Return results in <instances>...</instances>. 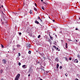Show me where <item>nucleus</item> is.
Listing matches in <instances>:
<instances>
[{
  "instance_id": "obj_1",
  "label": "nucleus",
  "mask_w": 80,
  "mask_h": 80,
  "mask_svg": "<svg viewBox=\"0 0 80 80\" xmlns=\"http://www.w3.org/2000/svg\"><path fill=\"white\" fill-rule=\"evenodd\" d=\"M26 46L27 47V48H30V47L31 46V45L30 44L27 43L26 44Z\"/></svg>"
},
{
  "instance_id": "obj_2",
  "label": "nucleus",
  "mask_w": 80,
  "mask_h": 80,
  "mask_svg": "<svg viewBox=\"0 0 80 80\" xmlns=\"http://www.w3.org/2000/svg\"><path fill=\"white\" fill-rule=\"evenodd\" d=\"M2 63L4 64V65L7 63V61L5 60V59H3L2 60Z\"/></svg>"
},
{
  "instance_id": "obj_3",
  "label": "nucleus",
  "mask_w": 80,
  "mask_h": 80,
  "mask_svg": "<svg viewBox=\"0 0 80 80\" xmlns=\"http://www.w3.org/2000/svg\"><path fill=\"white\" fill-rule=\"evenodd\" d=\"M42 3H44L45 5H48V3L47 2H43Z\"/></svg>"
},
{
  "instance_id": "obj_4",
  "label": "nucleus",
  "mask_w": 80,
  "mask_h": 80,
  "mask_svg": "<svg viewBox=\"0 0 80 80\" xmlns=\"http://www.w3.org/2000/svg\"><path fill=\"white\" fill-rule=\"evenodd\" d=\"M25 66H26V65H22V68H27V67H25Z\"/></svg>"
},
{
  "instance_id": "obj_5",
  "label": "nucleus",
  "mask_w": 80,
  "mask_h": 80,
  "mask_svg": "<svg viewBox=\"0 0 80 80\" xmlns=\"http://www.w3.org/2000/svg\"><path fill=\"white\" fill-rule=\"evenodd\" d=\"M35 23H37V24H39V22H38V21H37V20H36V21L35 22Z\"/></svg>"
},
{
  "instance_id": "obj_6",
  "label": "nucleus",
  "mask_w": 80,
  "mask_h": 80,
  "mask_svg": "<svg viewBox=\"0 0 80 80\" xmlns=\"http://www.w3.org/2000/svg\"><path fill=\"white\" fill-rule=\"evenodd\" d=\"M78 60L77 59H75L74 60V62L75 63H78Z\"/></svg>"
},
{
  "instance_id": "obj_7",
  "label": "nucleus",
  "mask_w": 80,
  "mask_h": 80,
  "mask_svg": "<svg viewBox=\"0 0 80 80\" xmlns=\"http://www.w3.org/2000/svg\"><path fill=\"white\" fill-rule=\"evenodd\" d=\"M49 35L50 36V37L51 40H53V38H52V36H50V34H49Z\"/></svg>"
},
{
  "instance_id": "obj_8",
  "label": "nucleus",
  "mask_w": 80,
  "mask_h": 80,
  "mask_svg": "<svg viewBox=\"0 0 80 80\" xmlns=\"http://www.w3.org/2000/svg\"><path fill=\"white\" fill-rule=\"evenodd\" d=\"M59 67V64H58V63L57 65L56 68H58Z\"/></svg>"
},
{
  "instance_id": "obj_9",
  "label": "nucleus",
  "mask_w": 80,
  "mask_h": 80,
  "mask_svg": "<svg viewBox=\"0 0 80 80\" xmlns=\"http://www.w3.org/2000/svg\"><path fill=\"white\" fill-rule=\"evenodd\" d=\"M29 13L30 14H32V13H33V11H32L31 10H30Z\"/></svg>"
},
{
  "instance_id": "obj_10",
  "label": "nucleus",
  "mask_w": 80,
  "mask_h": 80,
  "mask_svg": "<svg viewBox=\"0 0 80 80\" xmlns=\"http://www.w3.org/2000/svg\"><path fill=\"white\" fill-rule=\"evenodd\" d=\"M20 46V45H19V44H18L17 45V47H20V46Z\"/></svg>"
},
{
  "instance_id": "obj_11",
  "label": "nucleus",
  "mask_w": 80,
  "mask_h": 80,
  "mask_svg": "<svg viewBox=\"0 0 80 80\" xmlns=\"http://www.w3.org/2000/svg\"><path fill=\"white\" fill-rule=\"evenodd\" d=\"M66 45V48H68V47H67V43H66L65 44Z\"/></svg>"
},
{
  "instance_id": "obj_12",
  "label": "nucleus",
  "mask_w": 80,
  "mask_h": 80,
  "mask_svg": "<svg viewBox=\"0 0 80 80\" xmlns=\"http://www.w3.org/2000/svg\"><path fill=\"white\" fill-rule=\"evenodd\" d=\"M41 8L42 10H45V9L43 7H41Z\"/></svg>"
},
{
  "instance_id": "obj_13",
  "label": "nucleus",
  "mask_w": 80,
  "mask_h": 80,
  "mask_svg": "<svg viewBox=\"0 0 80 80\" xmlns=\"http://www.w3.org/2000/svg\"><path fill=\"white\" fill-rule=\"evenodd\" d=\"M34 10H35V11H36V12H37V8H35V7H34Z\"/></svg>"
},
{
  "instance_id": "obj_14",
  "label": "nucleus",
  "mask_w": 80,
  "mask_h": 80,
  "mask_svg": "<svg viewBox=\"0 0 80 80\" xmlns=\"http://www.w3.org/2000/svg\"><path fill=\"white\" fill-rule=\"evenodd\" d=\"M55 60V61H57V62L58 61V58H56Z\"/></svg>"
},
{
  "instance_id": "obj_15",
  "label": "nucleus",
  "mask_w": 80,
  "mask_h": 80,
  "mask_svg": "<svg viewBox=\"0 0 80 80\" xmlns=\"http://www.w3.org/2000/svg\"><path fill=\"white\" fill-rule=\"evenodd\" d=\"M18 65H19V66H20V65H21V63L20 62H18Z\"/></svg>"
},
{
  "instance_id": "obj_16",
  "label": "nucleus",
  "mask_w": 80,
  "mask_h": 80,
  "mask_svg": "<svg viewBox=\"0 0 80 80\" xmlns=\"http://www.w3.org/2000/svg\"><path fill=\"white\" fill-rule=\"evenodd\" d=\"M3 72V70L1 69V70L0 73H2V72Z\"/></svg>"
},
{
  "instance_id": "obj_17",
  "label": "nucleus",
  "mask_w": 80,
  "mask_h": 80,
  "mask_svg": "<svg viewBox=\"0 0 80 80\" xmlns=\"http://www.w3.org/2000/svg\"><path fill=\"white\" fill-rule=\"evenodd\" d=\"M65 75L66 77H67L68 76V74L67 73H65Z\"/></svg>"
},
{
  "instance_id": "obj_18",
  "label": "nucleus",
  "mask_w": 80,
  "mask_h": 80,
  "mask_svg": "<svg viewBox=\"0 0 80 80\" xmlns=\"http://www.w3.org/2000/svg\"><path fill=\"white\" fill-rule=\"evenodd\" d=\"M40 35H39L38 37V38H40Z\"/></svg>"
},
{
  "instance_id": "obj_19",
  "label": "nucleus",
  "mask_w": 80,
  "mask_h": 80,
  "mask_svg": "<svg viewBox=\"0 0 80 80\" xmlns=\"http://www.w3.org/2000/svg\"><path fill=\"white\" fill-rule=\"evenodd\" d=\"M28 53H29V54H30L31 53V51H29Z\"/></svg>"
},
{
  "instance_id": "obj_20",
  "label": "nucleus",
  "mask_w": 80,
  "mask_h": 80,
  "mask_svg": "<svg viewBox=\"0 0 80 80\" xmlns=\"http://www.w3.org/2000/svg\"><path fill=\"white\" fill-rule=\"evenodd\" d=\"M53 47L54 48H55V49H56L57 48V47H56V46H53Z\"/></svg>"
},
{
  "instance_id": "obj_21",
  "label": "nucleus",
  "mask_w": 80,
  "mask_h": 80,
  "mask_svg": "<svg viewBox=\"0 0 80 80\" xmlns=\"http://www.w3.org/2000/svg\"><path fill=\"white\" fill-rule=\"evenodd\" d=\"M18 57H20V55H21L20 53L19 52L18 53Z\"/></svg>"
},
{
  "instance_id": "obj_22",
  "label": "nucleus",
  "mask_w": 80,
  "mask_h": 80,
  "mask_svg": "<svg viewBox=\"0 0 80 80\" xmlns=\"http://www.w3.org/2000/svg\"><path fill=\"white\" fill-rule=\"evenodd\" d=\"M1 45L2 48H3V47H4V46H3V45L1 44Z\"/></svg>"
},
{
  "instance_id": "obj_23",
  "label": "nucleus",
  "mask_w": 80,
  "mask_h": 80,
  "mask_svg": "<svg viewBox=\"0 0 80 80\" xmlns=\"http://www.w3.org/2000/svg\"><path fill=\"white\" fill-rule=\"evenodd\" d=\"M66 61H67V62H68V59L67 58H66Z\"/></svg>"
},
{
  "instance_id": "obj_24",
  "label": "nucleus",
  "mask_w": 80,
  "mask_h": 80,
  "mask_svg": "<svg viewBox=\"0 0 80 80\" xmlns=\"http://www.w3.org/2000/svg\"><path fill=\"white\" fill-rule=\"evenodd\" d=\"M78 58H80V56L79 55V54L78 55Z\"/></svg>"
},
{
  "instance_id": "obj_25",
  "label": "nucleus",
  "mask_w": 80,
  "mask_h": 80,
  "mask_svg": "<svg viewBox=\"0 0 80 80\" xmlns=\"http://www.w3.org/2000/svg\"><path fill=\"white\" fill-rule=\"evenodd\" d=\"M59 68H60V69H62V66L59 67Z\"/></svg>"
},
{
  "instance_id": "obj_26",
  "label": "nucleus",
  "mask_w": 80,
  "mask_h": 80,
  "mask_svg": "<svg viewBox=\"0 0 80 80\" xmlns=\"http://www.w3.org/2000/svg\"><path fill=\"white\" fill-rule=\"evenodd\" d=\"M38 20H40L41 19L40 18V17H39V16H38Z\"/></svg>"
},
{
  "instance_id": "obj_27",
  "label": "nucleus",
  "mask_w": 80,
  "mask_h": 80,
  "mask_svg": "<svg viewBox=\"0 0 80 80\" xmlns=\"http://www.w3.org/2000/svg\"><path fill=\"white\" fill-rule=\"evenodd\" d=\"M69 60H72V58H69Z\"/></svg>"
},
{
  "instance_id": "obj_28",
  "label": "nucleus",
  "mask_w": 80,
  "mask_h": 80,
  "mask_svg": "<svg viewBox=\"0 0 80 80\" xmlns=\"http://www.w3.org/2000/svg\"><path fill=\"white\" fill-rule=\"evenodd\" d=\"M48 72H49V71H46V73H48Z\"/></svg>"
},
{
  "instance_id": "obj_29",
  "label": "nucleus",
  "mask_w": 80,
  "mask_h": 80,
  "mask_svg": "<svg viewBox=\"0 0 80 80\" xmlns=\"http://www.w3.org/2000/svg\"><path fill=\"white\" fill-rule=\"evenodd\" d=\"M40 20L41 22H43V20H42V19H41Z\"/></svg>"
},
{
  "instance_id": "obj_30",
  "label": "nucleus",
  "mask_w": 80,
  "mask_h": 80,
  "mask_svg": "<svg viewBox=\"0 0 80 80\" xmlns=\"http://www.w3.org/2000/svg\"><path fill=\"white\" fill-rule=\"evenodd\" d=\"M29 72H31V69H30L29 70Z\"/></svg>"
},
{
  "instance_id": "obj_31",
  "label": "nucleus",
  "mask_w": 80,
  "mask_h": 80,
  "mask_svg": "<svg viewBox=\"0 0 80 80\" xmlns=\"http://www.w3.org/2000/svg\"><path fill=\"white\" fill-rule=\"evenodd\" d=\"M12 50H13V51H14V50H15V48H13Z\"/></svg>"
},
{
  "instance_id": "obj_32",
  "label": "nucleus",
  "mask_w": 80,
  "mask_h": 80,
  "mask_svg": "<svg viewBox=\"0 0 80 80\" xmlns=\"http://www.w3.org/2000/svg\"><path fill=\"white\" fill-rule=\"evenodd\" d=\"M34 5H35V6H36V7H37V4H36V3H34Z\"/></svg>"
},
{
  "instance_id": "obj_33",
  "label": "nucleus",
  "mask_w": 80,
  "mask_h": 80,
  "mask_svg": "<svg viewBox=\"0 0 80 80\" xmlns=\"http://www.w3.org/2000/svg\"><path fill=\"white\" fill-rule=\"evenodd\" d=\"M19 35H22V33L21 32H19Z\"/></svg>"
},
{
  "instance_id": "obj_34",
  "label": "nucleus",
  "mask_w": 80,
  "mask_h": 80,
  "mask_svg": "<svg viewBox=\"0 0 80 80\" xmlns=\"http://www.w3.org/2000/svg\"><path fill=\"white\" fill-rule=\"evenodd\" d=\"M1 7L2 8H3V5L1 6Z\"/></svg>"
},
{
  "instance_id": "obj_35",
  "label": "nucleus",
  "mask_w": 80,
  "mask_h": 80,
  "mask_svg": "<svg viewBox=\"0 0 80 80\" xmlns=\"http://www.w3.org/2000/svg\"><path fill=\"white\" fill-rule=\"evenodd\" d=\"M76 42H78V40H76Z\"/></svg>"
},
{
  "instance_id": "obj_36",
  "label": "nucleus",
  "mask_w": 80,
  "mask_h": 80,
  "mask_svg": "<svg viewBox=\"0 0 80 80\" xmlns=\"http://www.w3.org/2000/svg\"><path fill=\"white\" fill-rule=\"evenodd\" d=\"M57 48V50H58V48Z\"/></svg>"
},
{
  "instance_id": "obj_37",
  "label": "nucleus",
  "mask_w": 80,
  "mask_h": 80,
  "mask_svg": "<svg viewBox=\"0 0 80 80\" xmlns=\"http://www.w3.org/2000/svg\"><path fill=\"white\" fill-rule=\"evenodd\" d=\"M30 74H29L28 75V77H30Z\"/></svg>"
},
{
  "instance_id": "obj_38",
  "label": "nucleus",
  "mask_w": 80,
  "mask_h": 80,
  "mask_svg": "<svg viewBox=\"0 0 80 80\" xmlns=\"http://www.w3.org/2000/svg\"><path fill=\"white\" fill-rule=\"evenodd\" d=\"M42 70H43V71H45V70H44V69H42Z\"/></svg>"
},
{
  "instance_id": "obj_39",
  "label": "nucleus",
  "mask_w": 80,
  "mask_h": 80,
  "mask_svg": "<svg viewBox=\"0 0 80 80\" xmlns=\"http://www.w3.org/2000/svg\"><path fill=\"white\" fill-rule=\"evenodd\" d=\"M68 40H69V41H72V40H70V39H68Z\"/></svg>"
},
{
  "instance_id": "obj_40",
  "label": "nucleus",
  "mask_w": 80,
  "mask_h": 80,
  "mask_svg": "<svg viewBox=\"0 0 80 80\" xmlns=\"http://www.w3.org/2000/svg\"><path fill=\"white\" fill-rule=\"evenodd\" d=\"M75 80H78V79H77V78H76L75 79Z\"/></svg>"
},
{
  "instance_id": "obj_41",
  "label": "nucleus",
  "mask_w": 80,
  "mask_h": 80,
  "mask_svg": "<svg viewBox=\"0 0 80 80\" xmlns=\"http://www.w3.org/2000/svg\"><path fill=\"white\" fill-rule=\"evenodd\" d=\"M75 30H78V28H76L75 29Z\"/></svg>"
},
{
  "instance_id": "obj_42",
  "label": "nucleus",
  "mask_w": 80,
  "mask_h": 80,
  "mask_svg": "<svg viewBox=\"0 0 80 80\" xmlns=\"http://www.w3.org/2000/svg\"><path fill=\"white\" fill-rule=\"evenodd\" d=\"M37 63H40V62H37Z\"/></svg>"
},
{
  "instance_id": "obj_43",
  "label": "nucleus",
  "mask_w": 80,
  "mask_h": 80,
  "mask_svg": "<svg viewBox=\"0 0 80 80\" xmlns=\"http://www.w3.org/2000/svg\"><path fill=\"white\" fill-rule=\"evenodd\" d=\"M41 2H43V0H41Z\"/></svg>"
},
{
  "instance_id": "obj_44",
  "label": "nucleus",
  "mask_w": 80,
  "mask_h": 80,
  "mask_svg": "<svg viewBox=\"0 0 80 80\" xmlns=\"http://www.w3.org/2000/svg\"><path fill=\"white\" fill-rule=\"evenodd\" d=\"M55 37L56 38H57V36L56 35H55Z\"/></svg>"
},
{
  "instance_id": "obj_45",
  "label": "nucleus",
  "mask_w": 80,
  "mask_h": 80,
  "mask_svg": "<svg viewBox=\"0 0 80 80\" xmlns=\"http://www.w3.org/2000/svg\"><path fill=\"white\" fill-rule=\"evenodd\" d=\"M3 10H4V11H5V9H4Z\"/></svg>"
},
{
  "instance_id": "obj_46",
  "label": "nucleus",
  "mask_w": 80,
  "mask_h": 80,
  "mask_svg": "<svg viewBox=\"0 0 80 80\" xmlns=\"http://www.w3.org/2000/svg\"><path fill=\"white\" fill-rule=\"evenodd\" d=\"M40 80H43V79H40Z\"/></svg>"
},
{
  "instance_id": "obj_47",
  "label": "nucleus",
  "mask_w": 80,
  "mask_h": 80,
  "mask_svg": "<svg viewBox=\"0 0 80 80\" xmlns=\"http://www.w3.org/2000/svg\"><path fill=\"white\" fill-rule=\"evenodd\" d=\"M2 14H3V11H2Z\"/></svg>"
},
{
  "instance_id": "obj_48",
  "label": "nucleus",
  "mask_w": 80,
  "mask_h": 80,
  "mask_svg": "<svg viewBox=\"0 0 80 80\" xmlns=\"http://www.w3.org/2000/svg\"><path fill=\"white\" fill-rule=\"evenodd\" d=\"M79 20H80V18H79Z\"/></svg>"
},
{
  "instance_id": "obj_49",
  "label": "nucleus",
  "mask_w": 80,
  "mask_h": 80,
  "mask_svg": "<svg viewBox=\"0 0 80 80\" xmlns=\"http://www.w3.org/2000/svg\"><path fill=\"white\" fill-rule=\"evenodd\" d=\"M55 21V20H53V22H54Z\"/></svg>"
},
{
  "instance_id": "obj_50",
  "label": "nucleus",
  "mask_w": 80,
  "mask_h": 80,
  "mask_svg": "<svg viewBox=\"0 0 80 80\" xmlns=\"http://www.w3.org/2000/svg\"><path fill=\"white\" fill-rule=\"evenodd\" d=\"M58 51H60V49H59V50H58Z\"/></svg>"
},
{
  "instance_id": "obj_51",
  "label": "nucleus",
  "mask_w": 80,
  "mask_h": 80,
  "mask_svg": "<svg viewBox=\"0 0 80 80\" xmlns=\"http://www.w3.org/2000/svg\"><path fill=\"white\" fill-rule=\"evenodd\" d=\"M0 8H1V7H0Z\"/></svg>"
}]
</instances>
